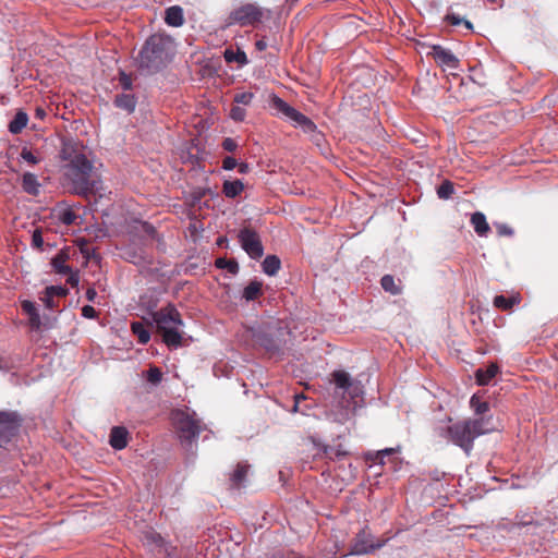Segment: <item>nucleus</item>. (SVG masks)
Segmentation results:
<instances>
[{
  "instance_id": "1",
  "label": "nucleus",
  "mask_w": 558,
  "mask_h": 558,
  "mask_svg": "<svg viewBox=\"0 0 558 558\" xmlns=\"http://www.w3.org/2000/svg\"><path fill=\"white\" fill-rule=\"evenodd\" d=\"M492 430H494L492 416L468 418L456 423L448 418L446 424L441 423L436 427L438 436L460 447L466 454H470L473 442L478 436Z\"/></svg>"
},
{
  "instance_id": "2",
  "label": "nucleus",
  "mask_w": 558,
  "mask_h": 558,
  "mask_svg": "<svg viewBox=\"0 0 558 558\" xmlns=\"http://www.w3.org/2000/svg\"><path fill=\"white\" fill-rule=\"evenodd\" d=\"M62 153L64 159L69 160L64 174L72 190L78 195H88L97 191L98 181L94 177L93 163L86 155L68 145L64 146Z\"/></svg>"
},
{
  "instance_id": "3",
  "label": "nucleus",
  "mask_w": 558,
  "mask_h": 558,
  "mask_svg": "<svg viewBox=\"0 0 558 558\" xmlns=\"http://www.w3.org/2000/svg\"><path fill=\"white\" fill-rule=\"evenodd\" d=\"M173 54V41L169 36L156 34L150 36L138 56L141 69L156 72L163 68Z\"/></svg>"
},
{
  "instance_id": "4",
  "label": "nucleus",
  "mask_w": 558,
  "mask_h": 558,
  "mask_svg": "<svg viewBox=\"0 0 558 558\" xmlns=\"http://www.w3.org/2000/svg\"><path fill=\"white\" fill-rule=\"evenodd\" d=\"M151 319L156 324L158 331L162 335L163 342L169 348L177 349L181 347L183 320L179 311L173 305L169 304L151 313Z\"/></svg>"
},
{
  "instance_id": "5",
  "label": "nucleus",
  "mask_w": 558,
  "mask_h": 558,
  "mask_svg": "<svg viewBox=\"0 0 558 558\" xmlns=\"http://www.w3.org/2000/svg\"><path fill=\"white\" fill-rule=\"evenodd\" d=\"M385 539H375L368 529H362L351 541L348 555L362 556L374 553L375 550L384 547Z\"/></svg>"
},
{
  "instance_id": "6",
  "label": "nucleus",
  "mask_w": 558,
  "mask_h": 558,
  "mask_svg": "<svg viewBox=\"0 0 558 558\" xmlns=\"http://www.w3.org/2000/svg\"><path fill=\"white\" fill-rule=\"evenodd\" d=\"M172 420L182 439L191 441L198 437L202 426L201 422L195 418L194 414L179 410L173 413Z\"/></svg>"
},
{
  "instance_id": "7",
  "label": "nucleus",
  "mask_w": 558,
  "mask_h": 558,
  "mask_svg": "<svg viewBox=\"0 0 558 558\" xmlns=\"http://www.w3.org/2000/svg\"><path fill=\"white\" fill-rule=\"evenodd\" d=\"M22 424L20 414L13 411H0V447L9 442Z\"/></svg>"
},
{
  "instance_id": "8",
  "label": "nucleus",
  "mask_w": 558,
  "mask_h": 558,
  "mask_svg": "<svg viewBox=\"0 0 558 558\" xmlns=\"http://www.w3.org/2000/svg\"><path fill=\"white\" fill-rule=\"evenodd\" d=\"M239 241L242 248L251 258L258 259L264 254V248L258 234L251 229H243L239 233Z\"/></svg>"
},
{
  "instance_id": "9",
  "label": "nucleus",
  "mask_w": 558,
  "mask_h": 558,
  "mask_svg": "<svg viewBox=\"0 0 558 558\" xmlns=\"http://www.w3.org/2000/svg\"><path fill=\"white\" fill-rule=\"evenodd\" d=\"M264 11L253 3L239 7L231 13V20L240 25H252L262 20Z\"/></svg>"
},
{
  "instance_id": "10",
  "label": "nucleus",
  "mask_w": 558,
  "mask_h": 558,
  "mask_svg": "<svg viewBox=\"0 0 558 558\" xmlns=\"http://www.w3.org/2000/svg\"><path fill=\"white\" fill-rule=\"evenodd\" d=\"M429 54L444 69L454 70L459 66L458 58L450 50L441 46H433Z\"/></svg>"
},
{
  "instance_id": "11",
  "label": "nucleus",
  "mask_w": 558,
  "mask_h": 558,
  "mask_svg": "<svg viewBox=\"0 0 558 558\" xmlns=\"http://www.w3.org/2000/svg\"><path fill=\"white\" fill-rule=\"evenodd\" d=\"M68 294V289L62 286H51L46 289L45 295L40 298L46 307L52 310L58 307V300Z\"/></svg>"
},
{
  "instance_id": "12",
  "label": "nucleus",
  "mask_w": 558,
  "mask_h": 558,
  "mask_svg": "<svg viewBox=\"0 0 558 558\" xmlns=\"http://www.w3.org/2000/svg\"><path fill=\"white\" fill-rule=\"evenodd\" d=\"M128 430L125 427L116 426L110 432V446L116 450H122L128 446Z\"/></svg>"
},
{
  "instance_id": "13",
  "label": "nucleus",
  "mask_w": 558,
  "mask_h": 558,
  "mask_svg": "<svg viewBox=\"0 0 558 558\" xmlns=\"http://www.w3.org/2000/svg\"><path fill=\"white\" fill-rule=\"evenodd\" d=\"M332 380L339 389L344 391L352 390L353 393H356L357 391V386H354L351 376L344 371H335L332 373Z\"/></svg>"
},
{
  "instance_id": "14",
  "label": "nucleus",
  "mask_w": 558,
  "mask_h": 558,
  "mask_svg": "<svg viewBox=\"0 0 558 558\" xmlns=\"http://www.w3.org/2000/svg\"><path fill=\"white\" fill-rule=\"evenodd\" d=\"M165 22L172 27H180L184 24L183 9L180 5H172L166 10Z\"/></svg>"
},
{
  "instance_id": "15",
  "label": "nucleus",
  "mask_w": 558,
  "mask_h": 558,
  "mask_svg": "<svg viewBox=\"0 0 558 558\" xmlns=\"http://www.w3.org/2000/svg\"><path fill=\"white\" fill-rule=\"evenodd\" d=\"M286 118L294 122L295 125L303 128L306 132H312L315 129V124L293 107L290 109Z\"/></svg>"
},
{
  "instance_id": "16",
  "label": "nucleus",
  "mask_w": 558,
  "mask_h": 558,
  "mask_svg": "<svg viewBox=\"0 0 558 558\" xmlns=\"http://www.w3.org/2000/svg\"><path fill=\"white\" fill-rule=\"evenodd\" d=\"M471 225L474 228V231L480 236H486L489 231V225L486 220V217L483 213L476 211L471 216Z\"/></svg>"
},
{
  "instance_id": "17",
  "label": "nucleus",
  "mask_w": 558,
  "mask_h": 558,
  "mask_svg": "<svg viewBox=\"0 0 558 558\" xmlns=\"http://www.w3.org/2000/svg\"><path fill=\"white\" fill-rule=\"evenodd\" d=\"M244 191V184L241 180H226L222 185V193L228 198H234Z\"/></svg>"
},
{
  "instance_id": "18",
  "label": "nucleus",
  "mask_w": 558,
  "mask_h": 558,
  "mask_svg": "<svg viewBox=\"0 0 558 558\" xmlns=\"http://www.w3.org/2000/svg\"><path fill=\"white\" fill-rule=\"evenodd\" d=\"M69 259V254L64 251H60L52 259L51 266L53 270L58 274L65 275L70 271V267L66 266V260Z\"/></svg>"
},
{
  "instance_id": "19",
  "label": "nucleus",
  "mask_w": 558,
  "mask_h": 558,
  "mask_svg": "<svg viewBox=\"0 0 558 558\" xmlns=\"http://www.w3.org/2000/svg\"><path fill=\"white\" fill-rule=\"evenodd\" d=\"M28 117L25 112L19 111L9 123V131L12 134H19L27 125Z\"/></svg>"
},
{
  "instance_id": "20",
  "label": "nucleus",
  "mask_w": 558,
  "mask_h": 558,
  "mask_svg": "<svg viewBox=\"0 0 558 558\" xmlns=\"http://www.w3.org/2000/svg\"><path fill=\"white\" fill-rule=\"evenodd\" d=\"M262 294V282L251 281L243 290V299L247 302L256 300Z\"/></svg>"
},
{
  "instance_id": "21",
  "label": "nucleus",
  "mask_w": 558,
  "mask_h": 558,
  "mask_svg": "<svg viewBox=\"0 0 558 558\" xmlns=\"http://www.w3.org/2000/svg\"><path fill=\"white\" fill-rule=\"evenodd\" d=\"M114 104L117 107L124 109L128 112H132L135 109L136 100L134 95L121 94L116 97Z\"/></svg>"
},
{
  "instance_id": "22",
  "label": "nucleus",
  "mask_w": 558,
  "mask_h": 558,
  "mask_svg": "<svg viewBox=\"0 0 558 558\" xmlns=\"http://www.w3.org/2000/svg\"><path fill=\"white\" fill-rule=\"evenodd\" d=\"M496 364L489 365L486 369H477L476 380L480 385H487L498 373Z\"/></svg>"
},
{
  "instance_id": "23",
  "label": "nucleus",
  "mask_w": 558,
  "mask_h": 558,
  "mask_svg": "<svg viewBox=\"0 0 558 558\" xmlns=\"http://www.w3.org/2000/svg\"><path fill=\"white\" fill-rule=\"evenodd\" d=\"M280 265H281L280 259L277 256L268 255L264 259V262L262 264V267H263V271L266 275L274 276L280 269Z\"/></svg>"
},
{
  "instance_id": "24",
  "label": "nucleus",
  "mask_w": 558,
  "mask_h": 558,
  "mask_svg": "<svg viewBox=\"0 0 558 558\" xmlns=\"http://www.w3.org/2000/svg\"><path fill=\"white\" fill-rule=\"evenodd\" d=\"M131 330L137 337L140 343L146 344L150 340V332L145 328L143 323L133 322L131 324Z\"/></svg>"
},
{
  "instance_id": "25",
  "label": "nucleus",
  "mask_w": 558,
  "mask_h": 558,
  "mask_svg": "<svg viewBox=\"0 0 558 558\" xmlns=\"http://www.w3.org/2000/svg\"><path fill=\"white\" fill-rule=\"evenodd\" d=\"M223 56H225L226 61L229 63H231V62H236L239 64L247 63V58H246L245 52L240 49H238V50L226 49Z\"/></svg>"
},
{
  "instance_id": "26",
  "label": "nucleus",
  "mask_w": 558,
  "mask_h": 558,
  "mask_svg": "<svg viewBox=\"0 0 558 558\" xmlns=\"http://www.w3.org/2000/svg\"><path fill=\"white\" fill-rule=\"evenodd\" d=\"M470 405L477 415H483L489 410V404L486 401L481 400L476 395L471 397Z\"/></svg>"
},
{
  "instance_id": "27",
  "label": "nucleus",
  "mask_w": 558,
  "mask_h": 558,
  "mask_svg": "<svg viewBox=\"0 0 558 558\" xmlns=\"http://www.w3.org/2000/svg\"><path fill=\"white\" fill-rule=\"evenodd\" d=\"M519 303L518 298H506L505 295H496L494 299V305L500 310H510L514 304Z\"/></svg>"
},
{
  "instance_id": "28",
  "label": "nucleus",
  "mask_w": 558,
  "mask_h": 558,
  "mask_svg": "<svg viewBox=\"0 0 558 558\" xmlns=\"http://www.w3.org/2000/svg\"><path fill=\"white\" fill-rule=\"evenodd\" d=\"M215 264L217 268L227 269L232 275H236L239 271L238 263L232 259L218 258Z\"/></svg>"
},
{
  "instance_id": "29",
  "label": "nucleus",
  "mask_w": 558,
  "mask_h": 558,
  "mask_svg": "<svg viewBox=\"0 0 558 558\" xmlns=\"http://www.w3.org/2000/svg\"><path fill=\"white\" fill-rule=\"evenodd\" d=\"M381 287L385 291L396 295L400 293L399 287L395 282V278L390 275H385L380 280Z\"/></svg>"
},
{
  "instance_id": "30",
  "label": "nucleus",
  "mask_w": 558,
  "mask_h": 558,
  "mask_svg": "<svg viewBox=\"0 0 558 558\" xmlns=\"http://www.w3.org/2000/svg\"><path fill=\"white\" fill-rule=\"evenodd\" d=\"M23 312L28 315V324L31 329L35 327V304L32 301L24 300L21 303Z\"/></svg>"
},
{
  "instance_id": "31",
  "label": "nucleus",
  "mask_w": 558,
  "mask_h": 558,
  "mask_svg": "<svg viewBox=\"0 0 558 558\" xmlns=\"http://www.w3.org/2000/svg\"><path fill=\"white\" fill-rule=\"evenodd\" d=\"M271 106L278 113H281L283 117L288 114L290 109L292 108L289 104H287L283 99L278 96H274L271 98Z\"/></svg>"
},
{
  "instance_id": "32",
  "label": "nucleus",
  "mask_w": 558,
  "mask_h": 558,
  "mask_svg": "<svg viewBox=\"0 0 558 558\" xmlns=\"http://www.w3.org/2000/svg\"><path fill=\"white\" fill-rule=\"evenodd\" d=\"M22 186L26 193L35 195V175L31 172H26L23 175Z\"/></svg>"
},
{
  "instance_id": "33",
  "label": "nucleus",
  "mask_w": 558,
  "mask_h": 558,
  "mask_svg": "<svg viewBox=\"0 0 558 558\" xmlns=\"http://www.w3.org/2000/svg\"><path fill=\"white\" fill-rule=\"evenodd\" d=\"M248 471V465L246 464H238L235 471L233 472L231 480L235 485H241L243 480L245 478Z\"/></svg>"
},
{
  "instance_id": "34",
  "label": "nucleus",
  "mask_w": 558,
  "mask_h": 558,
  "mask_svg": "<svg viewBox=\"0 0 558 558\" xmlns=\"http://www.w3.org/2000/svg\"><path fill=\"white\" fill-rule=\"evenodd\" d=\"M146 379L153 385H158L162 379V373L158 367L151 366L146 372Z\"/></svg>"
},
{
  "instance_id": "35",
  "label": "nucleus",
  "mask_w": 558,
  "mask_h": 558,
  "mask_svg": "<svg viewBox=\"0 0 558 558\" xmlns=\"http://www.w3.org/2000/svg\"><path fill=\"white\" fill-rule=\"evenodd\" d=\"M453 185L449 181H445L441 183V185L437 190V194L439 198L447 199L453 194Z\"/></svg>"
},
{
  "instance_id": "36",
  "label": "nucleus",
  "mask_w": 558,
  "mask_h": 558,
  "mask_svg": "<svg viewBox=\"0 0 558 558\" xmlns=\"http://www.w3.org/2000/svg\"><path fill=\"white\" fill-rule=\"evenodd\" d=\"M253 97L254 95L250 92L239 93L234 96V102L247 106L251 104Z\"/></svg>"
},
{
  "instance_id": "37",
  "label": "nucleus",
  "mask_w": 558,
  "mask_h": 558,
  "mask_svg": "<svg viewBox=\"0 0 558 558\" xmlns=\"http://www.w3.org/2000/svg\"><path fill=\"white\" fill-rule=\"evenodd\" d=\"M494 226L500 236H511L513 234V230L506 223L497 222Z\"/></svg>"
},
{
  "instance_id": "38",
  "label": "nucleus",
  "mask_w": 558,
  "mask_h": 558,
  "mask_svg": "<svg viewBox=\"0 0 558 558\" xmlns=\"http://www.w3.org/2000/svg\"><path fill=\"white\" fill-rule=\"evenodd\" d=\"M230 117L234 121H243L245 118V110L239 106H234L230 111Z\"/></svg>"
},
{
  "instance_id": "39",
  "label": "nucleus",
  "mask_w": 558,
  "mask_h": 558,
  "mask_svg": "<svg viewBox=\"0 0 558 558\" xmlns=\"http://www.w3.org/2000/svg\"><path fill=\"white\" fill-rule=\"evenodd\" d=\"M75 218H76L75 214L68 209L63 210L60 215V220L66 226L72 225L74 222Z\"/></svg>"
},
{
  "instance_id": "40",
  "label": "nucleus",
  "mask_w": 558,
  "mask_h": 558,
  "mask_svg": "<svg viewBox=\"0 0 558 558\" xmlns=\"http://www.w3.org/2000/svg\"><path fill=\"white\" fill-rule=\"evenodd\" d=\"M447 20L452 24V25H459L461 24L462 22L464 23V25L469 28V29H472V24L471 22L466 21V20H462L460 19L458 15L456 14H448L447 15Z\"/></svg>"
},
{
  "instance_id": "41",
  "label": "nucleus",
  "mask_w": 558,
  "mask_h": 558,
  "mask_svg": "<svg viewBox=\"0 0 558 558\" xmlns=\"http://www.w3.org/2000/svg\"><path fill=\"white\" fill-rule=\"evenodd\" d=\"M21 158L27 161L29 165H35V155L33 151L26 147H24L21 151Z\"/></svg>"
},
{
  "instance_id": "42",
  "label": "nucleus",
  "mask_w": 558,
  "mask_h": 558,
  "mask_svg": "<svg viewBox=\"0 0 558 558\" xmlns=\"http://www.w3.org/2000/svg\"><path fill=\"white\" fill-rule=\"evenodd\" d=\"M82 315L85 318L92 319V318L96 317L97 312H96V310L93 306L85 305V306L82 307Z\"/></svg>"
},
{
  "instance_id": "43",
  "label": "nucleus",
  "mask_w": 558,
  "mask_h": 558,
  "mask_svg": "<svg viewBox=\"0 0 558 558\" xmlns=\"http://www.w3.org/2000/svg\"><path fill=\"white\" fill-rule=\"evenodd\" d=\"M238 166L236 160L233 157H226L222 162L225 170H233Z\"/></svg>"
},
{
  "instance_id": "44",
  "label": "nucleus",
  "mask_w": 558,
  "mask_h": 558,
  "mask_svg": "<svg viewBox=\"0 0 558 558\" xmlns=\"http://www.w3.org/2000/svg\"><path fill=\"white\" fill-rule=\"evenodd\" d=\"M222 147L228 151H233L236 148V143L232 138H225Z\"/></svg>"
},
{
  "instance_id": "45",
  "label": "nucleus",
  "mask_w": 558,
  "mask_h": 558,
  "mask_svg": "<svg viewBox=\"0 0 558 558\" xmlns=\"http://www.w3.org/2000/svg\"><path fill=\"white\" fill-rule=\"evenodd\" d=\"M120 83L124 89H130L132 86V81L125 73H121Z\"/></svg>"
},
{
  "instance_id": "46",
  "label": "nucleus",
  "mask_w": 558,
  "mask_h": 558,
  "mask_svg": "<svg viewBox=\"0 0 558 558\" xmlns=\"http://www.w3.org/2000/svg\"><path fill=\"white\" fill-rule=\"evenodd\" d=\"M395 451L392 448H387L381 451H378L377 458L381 464H385V457L391 454Z\"/></svg>"
},
{
  "instance_id": "47",
  "label": "nucleus",
  "mask_w": 558,
  "mask_h": 558,
  "mask_svg": "<svg viewBox=\"0 0 558 558\" xmlns=\"http://www.w3.org/2000/svg\"><path fill=\"white\" fill-rule=\"evenodd\" d=\"M69 277L66 279L68 282H70L73 287L77 286L80 282V277L77 272L69 271Z\"/></svg>"
},
{
  "instance_id": "48",
  "label": "nucleus",
  "mask_w": 558,
  "mask_h": 558,
  "mask_svg": "<svg viewBox=\"0 0 558 558\" xmlns=\"http://www.w3.org/2000/svg\"><path fill=\"white\" fill-rule=\"evenodd\" d=\"M96 295H97V292H96V290L94 288H89L86 291V298H87L88 301L93 302L95 300Z\"/></svg>"
},
{
  "instance_id": "49",
  "label": "nucleus",
  "mask_w": 558,
  "mask_h": 558,
  "mask_svg": "<svg viewBox=\"0 0 558 558\" xmlns=\"http://www.w3.org/2000/svg\"><path fill=\"white\" fill-rule=\"evenodd\" d=\"M256 48H257L258 50H260V51H262V50H265V49L267 48V44H266V41H265V40H257V41H256Z\"/></svg>"
},
{
  "instance_id": "50",
  "label": "nucleus",
  "mask_w": 558,
  "mask_h": 558,
  "mask_svg": "<svg viewBox=\"0 0 558 558\" xmlns=\"http://www.w3.org/2000/svg\"><path fill=\"white\" fill-rule=\"evenodd\" d=\"M248 171V165L247 163H241L239 166V172L240 173H246Z\"/></svg>"
},
{
  "instance_id": "51",
  "label": "nucleus",
  "mask_w": 558,
  "mask_h": 558,
  "mask_svg": "<svg viewBox=\"0 0 558 558\" xmlns=\"http://www.w3.org/2000/svg\"><path fill=\"white\" fill-rule=\"evenodd\" d=\"M36 242H37V250H39L43 245V238L40 236L39 234V231L37 230V239H36Z\"/></svg>"
},
{
  "instance_id": "52",
  "label": "nucleus",
  "mask_w": 558,
  "mask_h": 558,
  "mask_svg": "<svg viewBox=\"0 0 558 558\" xmlns=\"http://www.w3.org/2000/svg\"><path fill=\"white\" fill-rule=\"evenodd\" d=\"M29 240H31V245L35 246V230H33V231L29 230Z\"/></svg>"
},
{
  "instance_id": "53",
  "label": "nucleus",
  "mask_w": 558,
  "mask_h": 558,
  "mask_svg": "<svg viewBox=\"0 0 558 558\" xmlns=\"http://www.w3.org/2000/svg\"><path fill=\"white\" fill-rule=\"evenodd\" d=\"M36 113H37V119H43L45 116V111L39 108H37Z\"/></svg>"
},
{
  "instance_id": "54",
  "label": "nucleus",
  "mask_w": 558,
  "mask_h": 558,
  "mask_svg": "<svg viewBox=\"0 0 558 558\" xmlns=\"http://www.w3.org/2000/svg\"><path fill=\"white\" fill-rule=\"evenodd\" d=\"M300 399H305V397L303 395H298L295 396V400L296 402H299Z\"/></svg>"
},
{
  "instance_id": "55",
  "label": "nucleus",
  "mask_w": 558,
  "mask_h": 558,
  "mask_svg": "<svg viewBox=\"0 0 558 558\" xmlns=\"http://www.w3.org/2000/svg\"><path fill=\"white\" fill-rule=\"evenodd\" d=\"M34 225H35V219H33V220L31 221V226H34Z\"/></svg>"
},
{
  "instance_id": "56",
  "label": "nucleus",
  "mask_w": 558,
  "mask_h": 558,
  "mask_svg": "<svg viewBox=\"0 0 558 558\" xmlns=\"http://www.w3.org/2000/svg\"><path fill=\"white\" fill-rule=\"evenodd\" d=\"M36 326H37V327L39 326V318H38V317H37Z\"/></svg>"
}]
</instances>
